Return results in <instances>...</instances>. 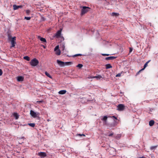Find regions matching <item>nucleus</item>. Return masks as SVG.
Segmentation results:
<instances>
[{
    "mask_svg": "<svg viewBox=\"0 0 158 158\" xmlns=\"http://www.w3.org/2000/svg\"><path fill=\"white\" fill-rule=\"evenodd\" d=\"M90 9V8L88 7L83 6L82 7V8L81 10V15H82L85 14L86 13L89 11Z\"/></svg>",
    "mask_w": 158,
    "mask_h": 158,
    "instance_id": "f257e3e1",
    "label": "nucleus"
},
{
    "mask_svg": "<svg viewBox=\"0 0 158 158\" xmlns=\"http://www.w3.org/2000/svg\"><path fill=\"white\" fill-rule=\"evenodd\" d=\"M39 61L36 59L34 58L31 60L30 63L31 66H35L39 64Z\"/></svg>",
    "mask_w": 158,
    "mask_h": 158,
    "instance_id": "f03ea898",
    "label": "nucleus"
},
{
    "mask_svg": "<svg viewBox=\"0 0 158 158\" xmlns=\"http://www.w3.org/2000/svg\"><path fill=\"white\" fill-rule=\"evenodd\" d=\"M16 37H12L10 41H11V47H14L15 46V44H16V42L15 41L16 40Z\"/></svg>",
    "mask_w": 158,
    "mask_h": 158,
    "instance_id": "7ed1b4c3",
    "label": "nucleus"
},
{
    "mask_svg": "<svg viewBox=\"0 0 158 158\" xmlns=\"http://www.w3.org/2000/svg\"><path fill=\"white\" fill-rule=\"evenodd\" d=\"M125 107V106L123 104H118L117 106V110L119 111H123L124 110Z\"/></svg>",
    "mask_w": 158,
    "mask_h": 158,
    "instance_id": "20e7f679",
    "label": "nucleus"
},
{
    "mask_svg": "<svg viewBox=\"0 0 158 158\" xmlns=\"http://www.w3.org/2000/svg\"><path fill=\"white\" fill-rule=\"evenodd\" d=\"M57 62L60 67L64 66V62L57 60Z\"/></svg>",
    "mask_w": 158,
    "mask_h": 158,
    "instance_id": "39448f33",
    "label": "nucleus"
},
{
    "mask_svg": "<svg viewBox=\"0 0 158 158\" xmlns=\"http://www.w3.org/2000/svg\"><path fill=\"white\" fill-rule=\"evenodd\" d=\"M61 32V30L58 31L55 35V36L57 38H58L60 35Z\"/></svg>",
    "mask_w": 158,
    "mask_h": 158,
    "instance_id": "423d86ee",
    "label": "nucleus"
},
{
    "mask_svg": "<svg viewBox=\"0 0 158 158\" xmlns=\"http://www.w3.org/2000/svg\"><path fill=\"white\" fill-rule=\"evenodd\" d=\"M107 117L106 116H104L103 118L101 119V120L103 121V123L105 125H106L107 123Z\"/></svg>",
    "mask_w": 158,
    "mask_h": 158,
    "instance_id": "0eeeda50",
    "label": "nucleus"
},
{
    "mask_svg": "<svg viewBox=\"0 0 158 158\" xmlns=\"http://www.w3.org/2000/svg\"><path fill=\"white\" fill-rule=\"evenodd\" d=\"M13 7L14 10H16L18 9L19 8H22L23 7V6L22 5L17 6L15 5H14Z\"/></svg>",
    "mask_w": 158,
    "mask_h": 158,
    "instance_id": "6e6552de",
    "label": "nucleus"
},
{
    "mask_svg": "<svg viewBox=\"0 0 158 158\" xmlns=\"http://www.w3.org/2000/svg\"><path fill=\"white\" fill-rule=\"evenodd\" d=\"M30 114L31 116L34 117H36L37 114L36 113L32 110L30 111Z\"/></svg>",
    "mask_w": 158,
    "mask_h": 158,
    "instance_id": "1a4fd4ad",
    "label": "nucleus"
},
{
    "mask_svg": "<svg viewBox=\"0 0 158 158\" xmlns=\"http://www.w3.org/2000/svg\"><path fill=\"white\" fill-rule=\"evenodd\" d=\"M17 78L18 81H22L24 80V77L22 76H18L17 77Z\"/></svg>",
    "mask_w": 158,
    "mask_h": 158,
    "instance_id": "9d476101",
    "label": "nucleus"
},
{
    "mask_svg": "<svg viewBox=\"0 0 158 158\" xmlns=\"http://www.w3.org/2000/svg\"><path fill=\"white\" fill-rule=\"evenodd\" d=\"M40 41H41L42 42L43 44H46L47 43V42L46 39L44 38H43L41 37H40Z\"/></svg>",
    "mask_w": 158,
    "mask_h": 158,
    "instance_id": "9b49d317",
    "label": "nucleus"
},
{
    "mask_svg": "<svg viewBox=\"0 0 158 158\" xmlns=\"http://www.w3.org/2000/svg\"><path fill=\"white\" fill-rule=\"evenodd\" d=\"M117 57L114 56H110L108 57H106L105 58V60H113L115 59Z\"/></svg>",
    "mask_w": 158,
    "mask_h": 158,
    "instance_id": "f8f14e48",
    "label": "nucleus"
},
{
    "mask_svg": "<svg viewBox=\"0 0 158 158\" xmlns=\"http://www.w3.org/2000/svg\"><path fill=\"white\" fill-rule=\"evenodd\" d=\"M47 156L45 152H40V157L41 158H44Z\"/></svg>",
    "mask_w": 158,
    "mask_h": 158,
    "instance_id": "ddd939ff",
    "label": "nucleus"
},
{
    "mask_svg": "<svg viewBox=\"0 0 158 158\" xmlns=\"http://www.w3.org/2000/svg\"><path fill=\"white\" fill-rule=\"evenodd\" d=\"M91 78H96L97 79H101V78H102V77L100 75H98L97 76H93V77H90Z\"/></svg>",
    "mask_w": 158,
    "mask_h": 158,
    "instance_id": "4468645a",
    "label": "nucleus"
},
{
    "mask_svg": "<svg viewBox=\"0 0 158 158\" xmlns=\"http://www.w3.org/2000/svg\"><path fill=\"white\" fill-rule=\"evenodd\" d=\"M66 92V91L65 90H60L59 92V94H64Z\"/></svg>",
    "mask_w": 158,
    "mask_h": 158,
    "instance_id": "2eb2a0df",
    "label": "nucleus"
},
{
    "mask_svg": "<svg viewBox=\"0 0 158 158\" xmlns=\"http://www.w3.org/2000/svg\"><path fill=\"white\" fill-rule=\"evenodd\" d=\"M13 115L15 117L16 119H18L19 115L17 113H14L13 114Z\"/></svg>",
    "mask_w": 158,
    "mask_h": 158,
    "instance_id": "dca6fc26",
    "label": "nucleus"
},
{
    "mask_svg": "<svg viewBox=\"0 0 158 158\" xmlns=\"http://www.w3.org/2000/svg\"><path fill=\"white\" fill-rule=\"evenodd\" d=\"M105 66L106 69H110L112 68V66L110 64H106Z\"/></svg>",
    "mask_w": 158,
    "mask_h": 158,
    "instance_id": "f3484780",
    "label": "nucleus"
},
{
    "mask_svg": "<svg viewBox=\"0 0 158 158\" xmlns=\"http://www.w3.org/2000/svg\"><path fill=\"white\" fill-rule=\"evenodd\" d=\"M154 123V121L153 120H151L149 122V125L150 126H152Z\"/></svg>",
    "mask_w": 158,
    "mask_h": 158,
    "instance_id": "a211bd4d",
    "label": "nucleus"
},
{
    "mask_svg": "<svg viewBox=\"0 0 158 158\" xmlns=\"http://www.w3.org/2000/svg\"><path fill=\"white\" fill-rule=\"evenodd\" d=\"M72 64V63L71 62H64V66L65 65H70Z\"/></svg>",
    "mask_w": 158,
    "mask_h": 158,
    "instance_id": "6ab92c4d",
    "label": "nucleus"
},
{
    "mask_svg": "<svg viewBox=\"0 0 158 158\" xmlns=\"http://www.w3.org/2000/svg\"><path fill=\"white\" fill-rule=\"evenodd\" d=\"M119 15V14L117 13L113 12L112 13V15L114 16H118Z\"/></svg>",
    "mask_w": 158,
    "mask_h": 158,
    "instance_id": "aec40b11",
    "label": "nucleus"
},
{
    "mask_svg": "<svg viewBox=\"0 0 158 158\" xmlns=\"http://www.w3.org/2000/svg\"><path fill=\"white\" fill-rule=\"evenodd\" d=\"M45 75L48 77H49L51 78H52V77L50 75V74L48 73L47 72H45Z\"/></svg>",
    "mask_w": 158,
    "mask_h": 158,
    "instance_id": "412c9836",
    "label": "nucleus"
},
{
    "mask_svg": "<svg viewBox=\"0 0 158 158\" xmlns=\"http://www.w3.org/2000/svg\"><path fill=\"white\" fill-rule=\"evenodd\" d=\"M121 135L120 134H118L115 137V138L117 139H119L121 137Z\"/></svg>",
    "mask_w": 158,
    "mask_h": 158,
    "instance_id": "4be33fe9",
    "label": "nucleus"
},
{
    "mask_svg": "<svg viewBox=\"0 0 158 158\" xmlns=\"http://www.w3.org/2000/svg\"><path fill=\"white\" fill-rule=\"evenodd\" d=\"M46 20V18L43 16V15L41 16V21H44Z\"/></svg>",
    "mask_w": 158,
    "mask_h": 158,
    "instance_id": "5701e85b",
    "label": "nucleus"
},
{
    "mask_svg": "<svg viewBox=\"0 0 158 158\" xmlns=\"http://www.w3.org/2000/svg\"><path fill=\"white\" fill-rule=\"evenodd\" d=\"M23 58L27 61H29L30 60V57L28 56H25Z\"/></svg>",
    "mask_w": 158,
    "mask_h": 158,
    "instance_id": "b1692460",
    "label": "nucleus"
},
{
    "mask_svg": "<svg viewBox=\"0 0 158 158\" xmlns=\"http://www.w3.org/2000/svg\"><path fill=\"white\" fill-rule=\"evenodd\" d=\"M56 52V54L57 55H60V50H58Z\"/></svg>",
    "mask_w": 158,
    "mask_h": 158,
    "instance_id": "393cba45",
    "label": "nucleus"
},
{
    "mask_svg": "<svg viewBox=\"0 0 158 158\" xmlns=\"http://www.w3.org/2000/svg\"><path fill=\"white\" fill-rule=\"evenodd\" d=\"M150 61V60H148V61L147 62L144 64V66H143V68H145L147 67V66H148V63Z\"/></svg>",
    "mask_w": 158,
    "mask_h": 158,
    "instance_id": "a878e982",
    "label": "nucleus"
},
{
    "mask_svg": "<svg viewBox=\"0 0 158 158\" xmlns=\"http://www.w3.org/2000/svg\"><path fill=\"white\" fill-rule=\"evenodd\" d=\"M157 147V146H152L150 147V149L151 150H153L155 149Z\"/></svg>",
    "mask_w": 158,
    "mask_h": 158,
    "instance_id": "bb28decb",
    "label": "nucleus"
},
{
    "mask_svg": "<svg viewBox=\"0 0 158 158\" xmlns=\"http://www.w3.org/2000/svg\"><path fill=\"white\" fill-rule=\"evenodd\" d=\"M28 125L31 127H34L35 126V124L34 123H28Z\"/></svg>",
    "mask_w": 158,
    "mask_h": 158,
    "instance_id": "cd10ccee",
    "label": "nucleus"
},
{
    "mask_svg": "<svg viewBox=\"0 0 158 158\" xmlns=\"http://www.w3.org/2000/svg\"><path fill=\"white\" fill-rule=\"evenodd\" d=\"M59 50V46L58 45H57V46H56L55 48H54V51H56L57 50Z\"/></svg>",
    "mask_w": 158,
    "mask_h": 158,
    "instance_id": "c85d7f7f",
    "label": "nucleus"
},
{
    "mask_svg": "<svg viewBox=\"0 0 158 158\" xmlns=\"http://www.w3.org/2000/svg\"><path fill=\"white\" fill-rule=\"evenodd\" d=\"M77 136H83L84 137H85V135L83 134H77Z\"/></svg>",
    "mask_w": 158,
    "mask_h": 158,
    "instance_id": "c756f323",
    "label": "nucleus"
},
{
    "mask_svg": "<svg viewBox=\"0 0 158 158\" xmlns=\"http://www.w3.org/2000/svg\"><path fill=\"white\" fill-rule=\"evenodd\" d=\"M82 66L83 65L81 64H78V65L77 66V67L80 68H81Z\"/></svg>",
    "mask_w": 158,
    "mask_h": 158,
    "instance_id": "7c9ffc66",
    "label": "nucleus"
},
{
    "mask_svg": "<svg viewBox=\"0 0 158 158\" xmlns=\"http://www.w3.org/2000/svg\"><path fill=\"white\" fill-rule=\"evenodd\" d=\"M81 55H82V54H77L74 55V56H73V57H76V56H81Z\"/></svg>",
    "mask_w": 158,
    "mask_h": 158,
    "instance_id": "2f4dec72",
    "label": "nucleus"
},
{
    "mask_svg": "<svg viewBox=\"0 0 158 158\" xmlns=\"http://www.w3.org/2000/svg\"><path fill=\"white\" fill-rule=\"evenodd\" d=\"M31 18L30 17H25L24 19L27 20H29L31 19Z\"/></svg>",
    "mask_w": 158,
    "mask_h": 158,
    "instance_id": "473e14b6",
    "label": "nucleus"
},
{
    "mask_svg": "<svg viewBox=\"0 0 158 158\" xmlns=\"http://www.w3.org/2000/svg\"><path fill=\"white\" fill-rule=\"evenodd\" d=\"M11 36L10 35V34H8V40H11V39L12 38Z\"/></svg>",
    "mask_w": 158,
    "mask_h": 158,
    "instance_id": "72a5a7b5",
    "label": "nucleus"
},
{
    "mask_svg": "<svg viewBox=\"0 0 158 158\" xmlns=\"http://www.w3.org/2000/svg\"><path fill=\"white\" fill-rule=\"evenodd\" d=\"M45 45L46 44H40V46L43 47L44 48H45L46 46Z\"/></svg>",
    "mask_w": 158,
    "mask_h": 158,
    "instance_id": "f704fd0d",
    "label": "nucleus"
},
{
    "mask_svg": "<svg viewBox=\"0 0 158 158\" xmlns=\"http://www.w3.org/2000/svg\"><path fill=\"white\" fill-rule=\"evenodd\" d=\"M121 73H118L116 75V77H120L121 76Z\"/></svg>",
    "mask_w": 158,
    "mask_h": 158,
    "instance_id": "c9c22d12",
    "label": "nucleus"
},
{
    "mask_svg": "<svg viewBox=\"0 0 158 158\" xmlns=\"http://www.w3.org/2000/svg\"><path fill=\"white\" fill-rule=\"evenodd\" d=\"M30 10H27L26 11V12L27 15L29 14V13H30Z\"/></svg>",
    "mask_w": 158,
    "mask_h": 158,
    "instance_id": "e433bc0d",
    "label": "nucleus"
},
{
    "mask_svg": "<svg viewBox=\"0 0 158 158\" xmlns=\"http://www.w3.org/2000/svg\"><path fill=\"white\" fill-rule=\"evenodd\" d=\"M102 55L103 56H108L110 54H102Z\"/></svg>",
    "mask_w": 158,
    "mask_h": 158,
    "instance_id": "4c0bfd02",
    "label": "nucleus"
},
{
    "mask_svg": "<svg viewBox=\"0 0 158 158\" xmlns=\"http://www.w3.org/2000/svg\"><path fill=\"white\" fill-rule=\"evenodd\" d=\"M2 74V69H0V76H1Z\"/></svg>",
    "mask_w": 158,
    "mask_h": 158,
    "instance_id": "58836bf2",
    "label": "nucleus"
},
{
    "mask_svg": "<svg viewBox=\"0 0 158 158\" xmlns=\"http://www.w3.org/2000/svg\"><path fill=\"white\" fill-rule=\"evenodd\" d=\"M133 50V49L132 48H130V50H129V52H131Z\"/></svg>",
    "mask_w": 158,
    "mask_h": 158,
    "instance_id": "ea45409f",
    "label": "nucleus"
},
{
    "mask_svg": "<svg viewBox=\"0 0 158 158\" xmlns=\"http://www.w3.org/2000/svg\"><path fill=\"white\" fill-rule=\"evenodd\" d=\"M112 117L114 118V119H116V120L117 119V117H115L114 116H112Z\"/></svg>",
    "mask_w": 158,
    "mask_h": 158,
    "instance_id": "a19ab883",
    "label": "nucleus"
},
{
    "mask_svg": "<svg viewBox=\"0 0 158 158\" xmlns=\"http://www.w3.org/2000/svg\"><path fill=\"white\" fill-rule=\"evenodd\" d=\"M113 135V133H112L111 134H109L108 135V136H112V135Z\"/></svg>",
    "mask_w": 158,
    "mask_h": 158,
    "instance_id": "79ce46f5",
    "label": "nucleus"
},
{
    "mask_svg": "<svg viewBox=\"0 0 158 158\" xmlns=\"http://www.w3.org/2000/svg\"><path fill=\"white\" fill-rule=\"evenodd\" d=\"M145 68H143L142 69H141V70H140V71H141L143 70H144V69Z\"/></svg>",
    "mask_w": 158,
    "mask_h": 158,
    "instance_id": "37998d69",
    "label": "nucleus"
},
{
    "mask_svg": "<svg viewBox=\"0 0 158 158\" xmlns=\"http://www.w3.org/2000/svg\"><path fill=\"white\" fill-rule=\"evenodd\" d=\"M141 72V71H140V70L138 72H137V74H137H137H138L140 72Z\"/></svg>",
    "mask_w": 158,
    "mask_h": 158,
    "instance_id": "c03bdc74",
    "label": "nucleus"
},
{
    "mask_svg": "<svg viewBox=\"0 0 158 158\" xmlns=\"http://www.w3.org/2000/svg\"><path fill=\"white\" fill-rule=\"evenodd\" d=\"M38 155L39 156H40V152H38V153H37Z\"/></svg>",
    "mask_w": 158,
    "mask_h": 158,
    "instance_id": "a18cd8bd",
    "label": "nucleus"
},
{
    "mask_svg": "<svg viewBox=\"0 0 158 158\" xmlns=\"http://www.w3.org/2000/svg\"><path fill=\"white\" fill-rule=\"evenodd\" d=\"M38 39H40V36H38Z\"/></svg>",
    "mask_w": 158,
    "mask_h": 158,
    "instance_id": "49530a36",
    "label": "nucleus"
},
{
    "mask_svg": "<svg viewBox=\"0 0 158 158\" xmlns=\"http://www.w3.org/2000/svg\"><path fill=\"white\" fill-rule=\"evenodd\" d=\"M40 103H41V102H42V101H40Z\"/></svg>",
    "mask_w": 158,
    "mask_h": 158,
    "instance_id": "de8ad7c7",
    "label": "nucleus"
},
{
    "mask_svg": "<svg viewBox=\"0 0 158 158\" xmlns=\"http://www.w3.org/2000/svg\"><path fill=\"white\" fill-rule=\"evenodd\" d=\"M50 120H49V119H48L47 120V121H50Z\"/></svg>",
    "mask_w": 158,
    "mask_h": 158,
    "instance_id": "09e8293b",
    "label": "nucleus"
},
{
    "mask_svg": "<svg viewBox=\"0 0 158 158\" xmlns=\"http://www.w3.org/2000/svg\"><path fill=\"white\" fill-rule=\"evenodd\" d=\"M37 102H40V101H38Z\"/></svg>",
    "mask_w": 158,
    "mask_h": 158,
    "instance_id": "8fccbe9b",
    "label": "nucleus"
},
{
    "mask_svg": "<svg viewBox=\"0 0 158 158\" xmlns=\"http://www.w3.org/2000/svg\"><path fill=\"white\" fill-rule=\"evenodd\" d=\"M115 126V125L114 124L113 126V127H114Z\"/></svg>",
    "mask_w": 158,
    "mask_h": 158,
    "instance_id": "3c124183",
    "label": "nucleus"
},
{
    "mask_svg": "<svg viewBox=\"0 0 158 158\" xmlns=\"http://www.w3.org/2000/svg\"><path fill=\"white\" fill-rule=\"evenodd\" d=\"M24 158V157H23V158Z\"/></svg>",
    "mask_w": 158,
    "mask_h": 158,
    "instance_id": "603ef678",
    "label": "nucleus"
}]
</instances>
